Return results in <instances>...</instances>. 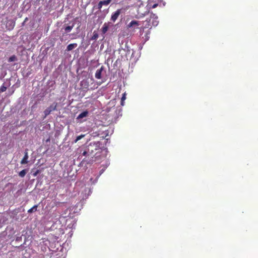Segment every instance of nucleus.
I'll return each instance as SVG.
<instances>
[{
    "label": "nucleus",
    "mask_w": 258,
    "mask_h": 258,
    "mask_svg": "<svg viewBox=\"0 0 258 258\" xmlns=\"http://www.w3.org/2000/svg\"><path fill=\"white\" fill-rule=\"evenodd\" d=\"M55 226V224H53L49 228V230L52 232V233L49 234V235H50L51 238L52 240H54L55 242L54 243H51L49 244V250L52 251H57L59 248L60 247V243L59 242L60 239H59L64 234V231L62 229L60 228H57Z\"/></svg>",
    "instance_id": "1"
},
{
    "label": "nucleus",
    "mask_w": 258,
    "mask_h": 258,
    "mask_svg": "<svg viewBox=\"0 0 258 258\" xmlns=\"http://www.w3.org/2000/svg\"><path fill=\"white\" fill-rule=\"evenodd\" d=\"M100 144L99 142H91L87 147L86 150L83 152L82 155L88 158H93L100 150Z\"/></svg>",
    "instance_id": "2"
},
{
    "label": "nucleus",
    "mask_w": 258,
    "mask_h": 258,
    "mask_svg": "<svg viewBox=\"0 0 258 258\" xmlns=\"http://www.w3.org/2000/svg\"><path fill=\"white\" fill-rule=\"evenodd\" d=\"M121 9H118L117 10H116L115 12L112 13V14L111 16L110 20L111 21H112L113 22H115L116 21V20L118 19V18L119 15L121 14Z\"/></svg>",
    "instance_id": "3"
},
{
    "label": "nucleus",
    "mask_w": 258,
    "mask_h": 258,
    "mask_svg": "<svg viewBox=\"0 0 258 258\" xmlns=\"http://www.w3.org/2000/svg\"><path fill=\"white\" fill-rule=\"evenodd\" d=\"M28 149H26L25 150L24 156V157L23 158L22 160L21 161V164H27L28 162V159L29 157H28Z\"/></svg>",
    "instance_id": "4"
},
{
    "label": "nucleus",
    "mask_w": 258,
    "mask_h": 258,
    "mask_svg": "<svg viewBox=\"0 0 258 258\" xmlns=\"http://www.w3.org/2000/svg\"><path fill=\"white\" fill-rule=\"evenodd\" d=\"M140 25V22L136 20H133L128 25H127V28H132L134 27L138 28V27Z\"/></svg>",
    "instance_id": "5"
},
{
    "label": "nucleus",
    "mask_w": 258,
    "mask_h": 258,
    "mask_svg": "<svg viewBox=\"0 0 258 258\" xmlns=\"http://www.w3.org/2000/svg\"><path fill=\"white\" fill-rule=\"evenodd\" d=\"M80 86L83 89H88L89 87V82L87 80H83L81 82Z\"/></svg>",
    "instance_id": "6"
},
{
    "label": "nucleus",
    "mask_w": 258,
    "mask_h": 258,
    "mask_svg": "<svg viewBox=\"0 0 258 258\" xmlns=\"http://www.w3.org/2000/svg\"><path fill=\"white\" fill-rule=\"evenodd\" d=\"M104 68L102 66L99 69H98L95 75V77L97 79H100L101 78V74Z\"/></svg>",
    "instance_id": "7"
},
{
    "label": "nucleus",
    "mask_w": 258,
    "mask_h": 258,
    "mask_svg": "<svg viewBox=\"0 0 258 258\" xmlns=\"http://www.w3.org/2000/svg\"><path fill=\"white\" fill-rule=\"evenodd\" d=\"M109 23H105L102 28H101V32H102V34H105L107 31H108V28H109Z\"/></svg>",
    "instance_id": "8"
},
{
    "label": "nucleus",
    "mask_w": 258,
    "mask_h": 258,
    "mask_svg": "<svg viewBox=\"0 0 258 258\" xmlns=\"http://www.w3.org/2000/svg\"><path fill=\"white\" fill-rule=\"evenodd\" d=\"M89 112L87 110L81 112L77 117V119L79 120L84 117H86L88 115Z\"/></svg>",
    "instance_id": "9"
},
{
    "label": "nucleus",
    "mask_w": 258,
    "mask_h": 258,
    "mask_svg": "<svg viewBox=\"0 0 258 258\" xmlns=\"http://www.w3.org/2000/svg\"><path fill=\"white\" fill-rule=\"evenodd\" d=\"M77 45H78V44L77 43L70 44L69 45H68L67 49H66V51H70L74 49L76 47H77Z\"/></svg>",
    "instance_id": "10"
},
{
    "label": "nucleus",
    "mask_w": 258,
    "mask_h": 258,
    "mask_svg": "<svg viewBox=\"0 0 258 258\" xmlns=\"http://www.w3.org/2000/svg\"><path fill=\"white\" fill-rule=\"evenodd\" d=\"M37 205H35L28 211V213H33L37 210Z\"/></svg>",
    "instance_id": "11"
},
{
    "label": "nucleus",
    "mask_w": 258,
    "mask_h": 258,
    "mask_svg": "<svg viewBox=\"0 0 258 258\" xmlns=\"http://www.w3.org/2000/svg\"><path fill=\"white\" fill-rule=\"evenodd\" d=\"M27 169H23L19 173V175L21 177H23L25 176L26 174L27 173Z\"/></svg>",
    "instance_id": "12"
},
{
    "label": "nucleus",
    "mask_w": 258,
    "mask_h": 258,
    "mask_svg": "<svg viewBox=\"0 0 258 258\" xmlns=\"http://www.w3.org/2000/svg\"><path fill=\"white\" fill-rule=\"evenodd\" d=\"M74 26V25L73 24L72 26H68L64 28V30H65L66 32H67V33L70 32L72 30Z\"/></svg>",
    "instance_id": "13"
},
{
    "label": "nucleus",
    "mask_w": 258,
    "mask_h": 258,
    "mask_svg": "<svg viewBox=\"0 0 258 258\" xmlns=\"http://www.w3.org/2000/svg\"><path fill=\"white\" fill-rule=\"evenodd\" d=\"M125 99H126V94H125V93H124L122 94V97L121 98L120 104L121 106L124 105V100H125Z\"/></svg>",
    "instance_id": "14"
},
{
    "label": "nucleus",
    "mask_w": 258,
    "mask_h": 258,
    "mask_svg": "<svg viewBox=\"0 0 258 258\" xmlns=\"http://www.w3.org/2000/svg\"><path fill=\"white\" fill-rule=\"evenodd\" d=\"M17 60H18V59H17V57L15 55H13L9 57V58L8 59V62H12V61H17Z\"/></svg>",
    "instance_id": "15"
},
{
    "label": "nucleus",
    "mask_w": 258,
    "mask_h": 258,
    "mask_svg": "<svg viewBox=\"0 0 258 258\" xmlns=\"http://www.w3.org/2000/svg\"><path fill=\"white\" fill-rule=\"evenodd\" d=\"M111 2V0H106V1H100V2L102 3V6H103V5L107 6Z\"/></svg>",
    "instance_id": "16"
},
{
    "label": "nucleus",
    "mask_w": 258,
    "mask_h": 258,
    "mask_svg": "<svg viewBox=\"0 0 258 258\" xmlns=\"http://www.w3.org/2000/svg\"><path fill=\"white\" fill-rule=\"evenodd\" d=\"M7 87L5 86V84H3L0 88V93L5 92L7 90Z\"/></svg>",
    "instance_id": "17"
},
{
    "label": "nucleus",
    "mask_w": 258,
    "mask_h": 258,
    "mask_svg": "<svg viewBox=\"0 0 258 258\" xmlns=\"http://www.w3.org/2000/svg\"><path fill=\"white\" fill-rule=\"evenodd\" d=\"M84 136L85 135H81L80 136H78L75 141V143L77 142L78 141L82 139Z\"/></svg>",
    "instance_id": "18"
},
{
    "label": "nucleus",
    "mask_w": 258,
    "mask_h": 258,
    "mask_svg": "<svg viewBox=\"0 0 258 258\" xmlns=\"http://www.w3.org/2000/svg\"><path fill=\"white\" fill-rule=\"evenodd\" d=\"M151 20H152L151 18H150L149 19H147V20L145 21V22H147V24L145 25V27L148 28L149 27L150 24H149V23H150L151 22Z\"/></svg>",
    "instance_id": "19"
},
{
    "label": "nucleus",
    "mask_w": 258,
    "mask_h": 258,
    "mask_svg": "<svg viewBox=\"0 0 258 258\" xmlns=\"http://www.w3.org/2000/svg\"><path fill=\"white\" fill-rule=\"evenodd\" d=\"M22 236L23 235H21V236H17L16 238V241H20L22 240Z\"/></svg>",
    "instance_id": "20"
},
{
    "label": "nucleus",
    "mask_w": 258,
    "mask_h": 258,
    "mask_svg": "<svg viewBox=\"0 0 258 258\" xmlns=\"http://www.w3.org/2000/svg\"><path fill=\"white\" fill-rule=\"evenodd\" d=\"M98 34H97V33H95V34H93V36H92V39L93 40H96V39H97V38H98Z\"/></svg>",
    "instance_id": "21"
},
{
    "label": "nucleus",
    "mask_w": 258,
    "mask_h": 258,
    "mask_svg": "<svg viewBox=\"0 0 258 258\" xmlns=\"http://www.w3.org/2000/svg\"><path fill=\"white\" fill-rule=\"evenodd\" d=\"M102 3L99 2V3H98V5H97V8L99 10H101V9L102 8Z\"/></svg>",
    "instance_id": "22"
},
{
    "label": "nucleus",
    "mask_w": 258,
    "mask_h": 258,
    "mask_svg": "<svg viewBox=\"0 0 258 258\" xmlns=\"http://www.w3.org/2000/svg\"><path fill=\"white\" fill-rule=\"evenodd\" d=\"M158 22L157 20H156L155 21H154L153 20V21H152L153 25L154 26H157L158 25Z\"/></svg>",
    "instance_id": "23"
},
{
    "label": "nucleus",
    "mask_w": 258,
    "mask_h": 258,
    "mask_svg": "<svg viewBox=\"0 0 258 258\" xmlns=\"http://www.w3.org/2000/svg\"><path fill=\"white\" fill-rule=\"evenodd\" d=\"M44 113H45V114L46 116L48 114V109H46L44 111Z\"/></svg>",
    "instance_id": "24"
},
{
    "label": "nucleus",
    "mask_w": 258,
    "mask_h": 258,
    "mask_svg": "<svg viewBox=\"0 0 258 258\" xmlns=\"http://www.w3.org/2000/svg\"><path fill=\"white\" fill-rule=\"evenodd\" d=\"M28 20V18H26L24 21L23 22V23H22V25H24V24Z\"/></svg>",
    "instance_id": "25"
},
{
    "label": "nucleus",
    "mask_w": 258,
    "mask_h": 258,
    "mask_svg": "<svg viewBox=\"0 0 258 258\" xmlns=\"http://www.w3.org/2000/svg\"><path fill=\"white\" fill-rule=\"evenodd\" d=\"M122 50L124 51V50L122 48H119L118 51L120 52Z\"/></svg>",
    "instance_id": "26"
},
{
    "label": "nucleus",
    "mask_w": 258,
    "mask_h": 258,
    "mask_svg": "<svg viewBox=\"0 0 258 258\" xmlns=\"http://www.w3.org/2000/svg\"><path fill=\"white\" fill-rule=\"evenodd\" d=\"M42 250H46V248L45 247H44V249H42Z\"/></svg>",
    "instance_id": "27"
},
{
    "label": "nucleus",
    "mask_w": 258,
    "mask_h": 258,
    "mask_svg": "<svg viewBox=\"0 0 258 258\" xmlns=\"http://www.w3.org/2000/svg\"><path fill=\"white\" fill-rule=\"evenodd\" d=\"M48 142V139H47L46 140V142Z\"/></svg>",
    "instance_id": "28"
}]
</instances>
